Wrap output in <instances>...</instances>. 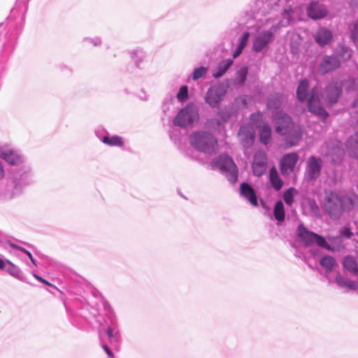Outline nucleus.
<instances>
[{
  "instance_id": "1",
  "label": "nucleus",
  "mask_w": 358,
  "mask_h": 358,
  "mask_svg": "<svg viewBox=\"0 0 358 358\" xmlns=\"http://www.w3.org/2000/svg\"><path fill=\"white\" fill-rule=\"evenodd\" d=\"M303 12V8L301 6H290L282 10V18L280 20L273 17H266L262 24L265 29L257 31L252 40V50L255 52H261L267 50L275 41V34L279 29L297 21H301Z\"/></svg>"
},
{
  "instance_id": "2",
  "label": "nucleus",
  "mask_w": 358,
  "mask_h": 358,
  "mask_svg": "<svg viewBox=\"0 0 358 358\" xmlns=\"http://www.w3.org/2000/svg\"><path fill=\"white\" fill-rule=\"evenodd\" d=\"M20 166V168L11 169L8 183L1 185L0 199L10 200L19 196L24 187L34 182L30 164L26 162Z\"/></svg>"
},
{
  "instance_id": "3",
  "label": "nucleus",
  "mask_w": 358,
  "mask_h": 358,
  "mask_svg": "<svg viewBox=\"0 0 358 358\" xmlns=\"http://www.w3.org/2000/svg\"><path fill=\"white\" fill-rule=\"evenodd\" d=\"M309 84L306 79L302 80L296 90V96L299 101H307L308 110L317 115L322 120H325L329 116L327 111L321 106V103L315 89L308 92Z\"/></svg>"
},
{
  "instance_id": "4",
  "label": "nucleus",
  "mask_w": 358,
  "mask_h": 358,
  "mask_svg": "<svg viewBox=\"0 0 358 358\" xmlns=\"http://www.w3.org/2000/svg\"><path fill=\"white\" fill-rule=\"evenodd\" d=\"M352 205V199L347 195L334 191L325 192L323 208L331 219L339 218L343 210H350Z\"/></svg>"
},
{
  "instance_id": "5",
  "label": "nucleus",
  "mask_w": 358,
  "mask_h": 358,
  "mask_svg": "<svg viewBox=\"0 0 358 358\" xmlns=\"http://www.w3.org/2000/svg\"><path fill=\"white\" fill-rule=\"evenodd\" d=\"M275 131L285 136L287 147L295 145L302 136L301 129L296 126L291 117L287 114H280L275 120Z\"/></svg>"
},
{
  "instance_id": "6",
  "label": "nucleus",
  "mask_w": 358,
  "mask_h": 358,
  "mask_svg": "<svg viewBox=\"0 0 358 358\" xmlns=\"http://www.w3.org/2000/svg\"><path fill=\"white\" fill-rule=\"evenodd\" d=\"M343 266L344 272L349 273L350 278L338 271L335 278L336 284L341 288H346L348 290H358V279H354V278L358 277V264L357 261L352 256H346L343 259Z\"/></svg>"
},
{
  "instance_id": "7",
  "label": "nucleus",
  "mask_w": 358,
  "mask_h": 358,
  "mask_svg": "<svg viewBox=\"0 0 358 358\" xmlns=\"http://www.w3.org/2000/svg\"><path fill=\"white\" fill-rule=\"evenodd\" d=\"M189 143L197 150L206 154H213L217 150L216 138L206 131L200 130L192 132L189 136Z\"/></svg>"
},
{
  "instance_id": "8",
  "label": "nucleus",
  "mask_w": 358,
  "mask_h": 358,
  "mask_svg": "<svg viewBox=\"0 0 358 358\" xmlns=\"http://www.w3.org/2000/svg\"><path fill=\"white\" fill-rule=\"evenodd\" d=\"M214 169H219L231 184L238 180V169L232 158L227 155H220L211 162Z\"/></svg>"
},
{
  "instance_id": "9",
  "label": "nucleus",
  "mask_w": 358,
  "mask_h": 358,
  "mask_svg": "<svg viewBox=\"0 0 358 358\" xmlns=\"http://www.w3.org/2000/svg\"><path fill=\"white\" fill-rule=\"evenodd\" d=\"M199 120V108L194 103H190L178 111L173 122L176 126L181 128H187L193 126V124L197 123Z\"/></svg>"
},
{
  "instance_id": "10",
  "label": "nucleus",
  "mask_w": 358,
  "mask_h": 358,
  "mask_svg": "<svg viewBox=\"0 0 358 358\" xmlns=\"http://www.w3.org/2000/svg\"><path fill=\"white\" fill-rule=\"evenodd\" d=\"M287 0H257L254 18L263 24L265 19L263 20L262 17H266V14H270L272 10H278L280 7H284L283 9L287 8Z\"/></svg>"
},
{
  "instance_id": "11",
  "label": "nucleus",
  "mask_w": 358,
  "mask_h": 358,
  "mask_svg": "<svg viewBox=\"0 0 358 358\" xmlns=\"http://www.w3.org/2000/svg\"><path fill=\"white\" fill-rule=\"evenodd\" d=\"M297 236L306 246H310L315 243L322 248L327 249L328 250H332L324 237L308 231L303 224L299 225Z\"/></svg>"
},
{
  "instance_id": "12",
  "label": "nucleus",
  "mask_w": 358,
  "mask_h": 358,
  "mask_svg": "<svg viewBox=\"0 0 358 358\" xmlns=\"http://www.w3.org/2000/svg\"><path fill=\"white\" fill-rule=\"evenodd\" d=\"M0 158L13 166H20L27 162L22 152L9 144L0 145Z\"/></svg>"
},
{
  "instance_id": "13",
  "label": "nucleus",
  "mask_w": 358,
  "mask_h": 358,
  "mask_svg": "<svg viewBox=\"0 0 358 358\" xmlns=\"http://www.w3.org/2000/svg\"><path fill=\"white\" fill-rule=\"evenodd\" d=\"M300 5L303 8V12L302 15V20H303L304 17V10L305 7L303 5L300 3H292L289 4L287 7L290 6ZM306 10L308 16L314 20H320L327 17L329 14V11L326 5L320 3L318 1H312L306 8Z\"/></svg>"
},
{
  "instance_id": "14",
  "label": "nucleus",
  "mask_w": 358,
  "mask_h": 358,
  "mask_svg": "<svg viewBox=\"0 0 358 358\" xmlns=\"http://www.w3.org/2000/svg\"><path fill=\"white\" fill-rule=\"evenodd\" d=\"M226 94V90L222 85L210 86L205 96V101L211 108H216L223 100Z\"/></svg>"
},
{
  "instance_id": "15",
  "label": "nucleus",
  "mask_w": 358,
  "mask_h": 358,
  "mask_svg": "<svg viewBox=\"0 0 358 358\" xmlns=\"http://www.w3.org/2000/svg\"><path fill=\"white\" fill-rule=\"evenodd\" d=\"M299 161V155L296 152H290L283 155L280 161V170L284 176L292 173Z\"/></svg>"
},
{
  "instance_id": "16",
  "label": "nucleus",
  "mask_w": 358,
  "mask_h": 358,
  "mask_svg": "<svg viewBox=\"0 0 358 358\" xmlns=\"http://www.w3.org/2000/svg\"><path fill=\"white\" fill-rule=\"evenodd\" d=\"M322 162L319 157L310 156L307 161L306 176L308 180L319 178L322 169Z\"/></svg>"
},
{
  "instance_id": "17",
  "label": "nucleus",
  "mask_w": 358,
  "mask_h": 358,
  "mask_svg": "<svg viewBox=\"0 0 358 358\" xmlns=\"http://www.w3.org/2000/svg\"><path fill=\"white\" fill-rule=\"evenodd\" d=\"M267 168V156L264 151L259 150L255 152L252 163L253 173L256 176H262Z\"/></svg>"
},
{
  "instance_id": "18",
  "label": "nucleus",
  "mask_w": 358,
  "mask_h": 358,
  "mask_svg": "<svg viewBox=\"0 0 358 358\" xmlns=\"http://www.w3.org/2000/svg\"><path fill=\"white\" fill-rule=\"evenodd\" d=\"M109 323L106 329V334L110 343H117L120 341L121 335L119 325L115 317L110 313L108 316Z\"/></svg>"
},
{
  "instance_id": "19",
  "label": "nucleus",
  "mask_w": 358,
  "mask_h": 358,
  "mask_svg": "<svg viewBox=\"0 0 358 358\" xmlns=\"http://www.w3.org/2000/svg\"><path fill=\"white\" fill-rule=\"evenodd\" d=\"M238 135L244 148H250L255 141V129L251 124L241 126Z\"/></svg>"
},
{
  "instance_id": "20",
  "label": "nucleus",
  "mask_w": 358,
  "mask_h": 358,
  "mask_svg": "<svg viewBox=\"0 0 358 358\" xmlns=\"http://www.w3.org/2000/svg\"><path fill=\"white\" fill-rule=\"evenodd\" d=\"M347 79L343 80L341 83L338 82H331L327 87L325 90L326 98L327 101L331 103H336L342 92V87H344V82Z\"/></svg>"
},
{
  "instance_id": "21",
  "label": "nucleus",
  "mask_w": 358,
  "mask_h": 358,
  "mask_svg": "<svg viewBox=\"0 0 358 358\" xmlns=\"http://www.w3.org/2000/svg\"><path fill=\"white\" fill-rule=\"evenodd\" d=\"M340 60L333 55H325L319 64L317 72L320 75L331 71L340 66Z\"/></svg>"
},
{
  "instance_id": "22",
  "label": "nucleus",
  "mask_w": 358,
  "mask_h": 358,
  "mask_svg": "<svg viewBox=\"0 0 358 358\" xmlns=\"http://www.w3.org/2000/svg\"><path fill=\"white\" fill-rule=\"evenodd\" d=\"M240 195L247 199L252 206H257V195L253 187L248 182H243L240 185Z\"/></svg>"
},
{
  "instance_id": "23",
  "label": "nucleus",
  "mask_w": 358,
  "mask_h": 358,
  "mask_svg": "<svg viewBox=\"0 0 358 358\" xmlns=\"http://www.w3.org/2000/svg\"><path fill=\"white\" fill-rule=\"evenodd\" d=\"M327 148L329 150L325 155L329 157L333 163L340 162L344 155V150L341 145L337 143H331V147L329 144H327Z\"/></svg>"
},
{
  "instance_id": "24",
  "label": "nucleus",
  "mask_w": 358,
  "mask_h": 358,
  "mask_svg": "<svg viewBox=\"0 0 358 358\" xmlns=\"http://www.w3.org/2000/svg\"><path fill=\"white\" fill-rule=\"evenodd\" d=\"M315 41L321 47L330 43L333 38L331 31L325 28L320 27L313 34Z\"/></svg>"
},
{
  "instance_id": "25",
  "label": "nucleus",
  "mask_w": 358,
  "mask_h": 358,
  "mask_svg": "<svg viewBox=\"0 0 358 358\" xmlns=\"http://www.w3.org/2000/svg\"><path fill=\"white\" fill-rule=\"evenodd\" d=\"M344 88L348 92H354L358 90V76L357 78L348 77L347 80L344 82ZM354 108H358V95L355 98L352 103Z\"/></svg>"
},
{
  "instance_id": "26",
  "label": "nucleus",
  "mask_w": 358,
  "mask_h": 358,
  "mask_svg": "<svg viewBox=\"0 0 358 358\" xmlns=\"http://www.w3.org/2000/svg\"><path fill=\"white\" fill-rule=\"evenodd\" d=\"M352 54V50L343 43L339 44L335 49L334 55L341 61L348 60Z\"/></svg>"
},
{
  "instance_id": "27",
  "label": "nucleus",
  "mask_w": 358,
  "mask_h": 358,
  "mask_svg": "<svg viewBox=\"0 0 358 358\" xmlns=\"http://www.w3.org/2000/svg\"><path fill=\"white\" fill-rule=\"evenodd\" d=\"M357 131L353 136L348 139L345 143L347 150L358 158V117L357 120Z\"/></svg>"
},
{
  "instance_id": "28",
  "label": "nucleus",
  "mask_w": 358,
  "mask_h": 358,
  "mask_svg": "<svg viewBox=\"0 0 358 358\" xmlns=\"http://www.w3.org/2000/svg\"><path fill=\"white\" fill-rule=\"evenodd\" d=\"M4 271L13 278L19 280L26 282L22 275L21 269L10 260H7V265L6 266Z\"/></svg>"
},
{
  "instance_id": "29",
  "label": "nucleus",
  "mask_w": 358,
  "mask_h": 358,
  "mask_svg": "<svg viewBox=\"0 0 358 358\" xmlns=\"http://www.w3.org/2000/svg\"><path fill=\"white\" fill-rule=\"evenodd\" d=\"M269 180L275 191H279L283 185V182L274 166L271 167L269 171Z\"/></svg>"
},
{
  "instance_id": "30",
  "label": "nucleus",
  "mask_w": 358,
  "mask_h": 358,
  "mask_svg": "<svg viewBox=\"0 0 358 358\" xmlns=\"http://www.w3.org/2000/svg\"><path fill=\"white\" fill-rule=\"evenodd\" d=\"M233 62H234L231 59L222 61L218 64L217 69L213 73V77L215 78H219L222 77L232 65Z\"/></svg>"
},
{
  "instance_id": "31",
  "label": "nucleus",
  "mask_w": 358,
  "mask_h": 358,
  "mask_svg": "<svg viewBox=\"0 0 358 358\" xmlns=\"http://www.w3.org/2000/svg\"><path fill=\"white\" fill-rule=\"evenodd\" d=\"M259 139L264 145H268L271 140V129L267 124L259 127Z\"/></svg>"
},
{
  "instance_id": "32",
  "label": "nucleus",
  "mask_w": 358,
  "mask_h": 358,
  "mask_svg": "<svg viewBox=\"0 0 358 358\" xmlns=\"http://www.w3.org/2000/svg\"><path fill=\"white\" fill-rule=\"evenodd\" d=\"M350 40L355 46L358 48V17L348 26Z\"/></svg>"
},
{
  "instance_id": "33",
  "label": "nucleus",
  "mask_w": 358,
  "mask_h": 358,
  "mask_svg": "<svg viewBox=\"0 0 358 358\" xmlns=\"http://www.w3.org/2000/svg\"><path fill=\"white\" fill-rule=\"evenodd\" d=\"M103 143L111 147H122L124 145L123 138L117 135H113L111 136H108L107 138H103Z\"/></svg>"
},
{
  "instance_id": "34",
  "label": "nucleus",
  "mask_w": 358,
  "mask_h": 358,
  "mask_svg": "<svg viewBox=\"0 0 358 358\" xmlns=\"http://www.w3.org/2000/svg\"><path fill=\"white\" fill-rule=\"evenodd\" d=\"M281 96L278 94L271 95L267 101V108L270 110H277L282 105Z\"/></svg>"
},
{
  "instance_id": "35",
  "label": "nucleus",
  "mask_w": 358,
  "mask_h": 358,
  "mask_svg": "<svg viewBox=\"0 0 358 358\" xmlns=\"http://www.w3.org/2000/svg\"><path fill=\"white\" fill-rule=\"evenodd\" d=\"M320 263L321 266L325 268L327 273L331 272L334 267L336 265L335 259L329 255H325L322 257L320 261Z\"/></svg>"
},
{
  "instance_id": "36",
  "label": "nucleus",
  "mask_w": 358,
  "mask_h": 358,
  "mask_svg": "<svg viewBox=\"0 0 358 358\" xmlns=\"http://www.w3.org/2000/svg\"><path fill=\"white\" fill-rule=\"evenodd\" d=\"M273 215L275 219L278 222L284 221L285 218V212L284 205L282 201H278L274 206Z\"/></svg>"
},
{
  "instance_id": "37",
  "label": "nucleus",
  "mask_w": 358,
  "mask_h": 358,
  "mask_svg": "<svg viewBox=\"0 0 358 358\" xmlns=\"http://www.w3.org/2000/svg\"><path fill=\"white\" fill-rule=\"evenodd\" d=\"M234 113L233 106H225L218 110L217 115L224 122L229 120Z\"/></svg>"
},
{
  "instance_id": "38",
  "label": "nucleus",
  "mask_w": 358,
  "mask_h": 358,
  "mask_svg": "<svg viewBox=\"0 0 358 358\" xmlns=\"http://www.w3.org/2000/svg\"><path fill=\"white\" fill-rule=\"evenodd\" d=\"M248 73V69L247 66L240 68L236 73L234 83L236 85H243L246 80Z\"/></svg>"
},
{
  "instance_id": "39",
  "label": "nucleus",
  "mask_w": 358,
  "mask_h": 358,
  "mask_svg": "<svg viewBox=\"0 0 358 358\" xmlns=\"http://www.w3.org/2000/svg\"><path fill=\"white\" fill-rule=\"evenodd\" d=\"M131 58H132L133 61L134 62L136 66L137 67H139L141 62H143V60L145 59V58L146 57V54L143 50L137 49V50H134L131 53Z\"/></svg>"
},
{
  "instance_id": "40",
  "label": "nucleus",
  "mask_w": 358,
  "mask_h": 358,
  "mask_svg": "<svg viewBox=\"0 0 358 358\" xmlns=\"http://www.w3.org/2000/svg\"><path fill=\"white\" fill-rule=\"evenodd\" d=\"M92 319H94L95 322L99 326L103 327L105 324H108L107 322L106 318L101 315L98 310L95 308H92L90 313Z\"/></svg>"
},
{
  "instance_id": "41",
  "label": "nucleus",
  "mask_w": 358,
  "mask_h": 358,
  "mask_svg": "<svg viewBox=\"0 0 358 358\" xmlns=\"http://www.w3.org/2000/svg\"><path fill=\"white\" fill-rule=\"evenodd\" d=\"M297 190L294 187H289L283 194V199L287 206H292L294 202V194H296Z\"/></svg>"
},
{
  "instance_id": "42",
  "label": "nucleus",
  "mask_w": 358,
  "mask_h": 358,
  "mask_svg": "<svg viewBox=\"0 0 358 358\" xmlns=\"http://www.w3.org/2000/svg\"><path fill=\"white\" fill-rule=\"evenodd\" d=\"M208 68L201 66L194 69L192 73V80H197L201 78H203L207 73Z\"/></svg>"
},
{
  "instance_id": "43",
  "label": "nucleus",
  "mask_w": 358,
  "mask_h": 358,
  "mask_svg": "<svg viewBox=\"0 0 358 358\" xmlns=\"http://www.w3.org/2000/svg\"><path fill=\"white\" fill-rule=\"evenodd\" d=\"M176 97L180 102H183L188 98V87L187 85H182L180 87L178 92L177 93Z\"/></svg>"
},
{
  "instance_id": "44",
  "label": "nucleus",
  "mask_w": 358,
  "mask_h": 358,
  "mask_svg": "<svg viewBox=\"0 0 358 358\" xmlns=\"http://www.w3.org/2000/svg\"><path fill=\"white\" fill-rule=\"evenodd\" d=\"M263 114L260 112L252 113L250 115V121L256 127H261L260 123L262 121Z\"/></svg>"
},
{
  "instance_id": "45",
  "label": "nucleus",
  "mask_w": 358,
  "mask_h": 358,
  "mask_svg": "<svg viewBox=\"0 0 358 358\" xmlns=\"http://www.w3.org/2000/svg\"><path fill=\"white\" fill-rule=\"evenodd\" d=\"M83 41L89 44H92L93 46H100L102 43V41L99 37L90 38L86 37L83 39Z\"/></svg>"
},
{
  "instance_id": "46",
  "label": "nucleus",
  "mask_w": 358,
  "mask_h": 358,
  "mask_svg": "<svg viewBox=\"0 0 358 358\" xmlns=\"http://www.w3.org/2000/svg\"><path fill=\"white\" fill-rule=\"evenodd\" d=\"M250 34L248 31L243 33L239 39V45L245 48L248 42Z\"/></svg>"
},
{
  "instance_id": "47",
  "label": "nucleus",
  "mask_w": 358,
  "mask_h": 358,
  "mask_svg": "<svg viewBox=\"0 0 358 358\" xmlns=\"http://www.w3.org/2000/svg\"><path fill=\"white\" fill-rule=\"evenodd\" d=\"M95 134L97 138L103 143V138H107V131L103 128H97L95 130Z\"/></svg>"
},
{
  "instance_id": "48",
  "label": "nucleus",
  "mask_w": 358,
  "mask_h": 358,
  "mask_svg": "<svg viewBox=\"0 0 358 358\" xmlns=\"http://www.w3.org/2000/svg\"><path fill=\"white\" fill-rule=\"evenodd\" d=\"M14 247L16 248L17 249L21 250L22 252H24L29 257V258L30 259L32 264H34L35 266H37L36 260L33 257L31 253L29 251H28L26 249H24L22 247H20V246L15 245Z\"/></svg>"
},
{
  "instance_id": "49",
  "label": "nucleus",
  "mask_w": 358,
  "mask_h": 358,
  "mask_svg": "<svg viewBox=\"0 0 358 358\" xmlns=\"http://www.w3.org/2000/svg\"><path fill=\"white\" fill-rule=\"evenodd\" d=\"M341 234L342 236L350 238L352 235V232L349 228H344L341 231Z\"/></svg>"
},
{
  "instance_id": "50",
  "label": "nucleus",
  "mask_w": 358,
  "mask_h": 358,
  "mask_svg": "<svg viewBox=\"0 0 358 358\" xmlns=\"http://www.w3.org/2000/svg\"><path fill=\"white\" fill-rule=\"evenodd\" d=\"M206 124L208 127H211L212 125L219 126L220 124V122L218 119L210 118L207 120Z\"/></svg>"
},
{
  "instance_id": "51",
  "label": "nucleus",
  "mask_w": 358,
  "mask_h": 358,
  "mask_svg": "<svg viewBox=\"0 0 358 358\" xmlns=\"http://www.w3.org/2000/svg\"><path fill=\"white\" fill-rule=\"evenodd\" d=\"M310 206L311 211L313 213H317L319 212V207L314 200H313L310 202Z\"/></svg>"
},
{
  "instance_id": "52",
  "label": "nucleus",
  "mask_w": 358,
  "mask_h": 358,
  "mask_svg": "<svg viewBox=\"0 0 358 358\" xmlns=\"http://www.w3.org/2000/svg\"><path fill=\"white\" fill-rule=\"evenodd\" d=\"M243 49H244V48L243 46H241V45H238L236 50L233 53L234 58H236L238 56H239L241 55V53L242 52Z\"/></svg>"
},
{
  "instance_id": "53",
  "label": "nucleus",
  "mask_w": 358,
  "mask_h": 358,
  "mask_svg": "<svg viewBox=\"0 0 358 358\" xmlns=\"http://www.w3.org/2000/svg\"><path fill=\"white\" fill-rule=\"evenodd\" d=\"M101 347L104 350V351L106 352V353L108 355V356L109 357H113V352L110 350V349L108 348V345H106V344H102Z\"/></svg>"
},
{
  "instance_id": "54",
  "label": "nucleus",
  "mask_w": 358,
  "mask_h": 358,
  "mask_svg": "<svg viewBox=\"0 0 358 358\" xmlns=\"http://www.w3.org/2000/svg\"><path fill=\"white\" fill-rule=\"evenodd\" d=\"M348 3L352 10H355L356 9H358V1L357 0H350Z\"/></svg>"
},
{
  "instance_id": "55",
  "label": "nucleus",
  "mask_w": 358,
  "mask_h": 358,
  "mask_svg": "<svg viewBox=\"0 0 358 358\" xmlns=\"http://www.w3.org/2000/svg\"><path fill=\"white\" fill-rule=\"evenodd\" d=\"M7 260L0 258V270L4 271L7 265Z\"/></svg>"
},
{
  "instance_id": "56",
  "label": "nucleus",
  "mask_w": 358,
  "mask_h": 358,
  "mask_svg": "<svg viewBox=\"0 0 358 358\" xmlns=\"http://www.w3.org/2000/svg\"><path fill=\"white\" fill-rule=\"evenodd\" d=\"M5 176V171L2 162L0 161V180Z\"/></svg>"
},
{
  "instance_id": "57",
  "label": "nucleus",
  "mask_w": 358,
  "mask_h": 358,
  "mask_svg": "<svg viewBox=\"0 0 358 358\" xmlns=\"http://www.w3.org/2000/svg\"><path fill=\"white\" fill-rule=\"evenodd\" d=\"M143 94H138V97L141 99V100H144V101H146L148 99V96L145 94V92L144 91H142L141 92Z\"/></svg>"
},
{
  "instance_id": "58",
  "label": "nucleus",
  "mask_w": 358,
  "mask_h": 358,
  "mask_svg": "<svg viewBox=\"0 0 358 358\" xmlns=\"http://www.w3.org/2000/svg\"><path fill=\"white\" fill-rule=\"evenodd\" d=\"M41 282L44 283V284H45V285H48L49 286H52V284L50 282H49L48 281H47L45 279H44L43 278H42Z\"/></svg>"
},
{
  "instance_id": "59",
  "label": "nucleus",
  "mask_w": 358,
  "mask_h": 358,
  "mask_svg": "<svg viewBox=\"0 0 358 358\" xmlns=\"http://www.w3.org/2000/svg\"><path fill=\"white\" fill-rule=\"evenodd\" d=\"M32 275L37 280L38 277V275H37L36 273H32Z\"/></svg>"
},
{
  "instance_id": "60",
  "label": "nucleus",
  "mask_w": 358,
  "mask_h": 358,
  "mask_svg": "<svg viewBox=\"0 0 358 358\" xmlns=\"http://www.w3.org/2000/svg\"><path fill=\"white\" fill-rule=\"evenodd\" d=\"M41 279H42V277L38 275L37 280L41 282Z\"/></svg>"
}]
</instances>
